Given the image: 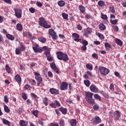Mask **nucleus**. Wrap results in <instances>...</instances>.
<instances>
[{
  "label": "nucleus",
  "mask_w": 126,
  "mask_h": 126,
  "mask_svg": "<svg viewBox=\"0 0 126 126\" xmlns=\"http://www.w3.org/2000/svg\"><path fill=\"white\" fill-rule=\"evenodd\" d=\"M43 50H44V54L47 57V60L48 62H53L54 57L51 56V48L47 46H43Z\"/></svg>",
  "instance_id": "f257e3e1"
},
{
  "label": "nucleus",
  "mask_w": 126,
  "mask_h": 126,
  "mask_svg": "<svg viewBox=\"0 0 126 126\" xmlns=\"http://www.w3.org/2000/svg\"><path fill=\"white\" fill-rule=\"evenodd\" d=\"M39 24L40 26H43L44 28H51V26L48 25L46 20L43 17L39 18Z\"/></svg>",
  "instance_id": "f03ea898"
},
{
  "label": "nucleus",
  "mask_w": 126,
  "mask_h": 126,
  "mask_svg": "<svg viewBox=\"0 0 126 126\" xmlns=\"http://www.w3.org/2000/svg\"><path fill=\"white\" fill-rule=\"evenodd\" d=\"M32 49L35 53H42L43 51L45 50H44V47H39V45L35 44L33 46Z\"/></svg>",
  "instance_id": "7ed1b4c3"
},
{
  "label": "nucleus",
  "mask_w": 126,
  "mask_h": 126,
  "mask_svg": "<svg viewBox=\"0 0 126 126\" xmlns=\"http://www.w3.org/2000/svg\"><path fill=\"white\" fill-rule=\"evenodd\" d=\"M99 69L102 75H107L110 72V70L105 67L101 66L99 68Z\"/></svg>",
  "instance_id": "20e7f679"
},
{
  "label": "nucleus",
  "mask_w": 126,
  "mask_h": 126,
  "mask_svg": "<svg viewBox=\"0 0 126 126\" xmlns=\"http://www.w3.org/2000/svg\"><path fill=\"white\" fill-rule=\"evenodd\" d=\"M34 75H35V79L37 82V86H39L41 83H42V78L41 76L36 72H34Z\"/></svg>",
  "instance_id": "39448f33"
},
{
  "label": "nucleus",
  "mask_w": 126,
  "mask_h": 126,
  "mask_svg": "<svg viewBox=\"0 0 126 126\" xmlns=\"http://www.w3.org/2000/svg\"><path fill=\"white\" fill-rule=\"evenodd\" d=\"M49 33L50 36H52V39H53V40H57V39H58V35H57V33L54 31V30H49Z\"/></svg>",
  "instance_id": "423d86ee"
},
{
  "label": "nucleus",
  "mask_w": 126,
  "mask_h": 126,
  "mask_svg": "<svg viewBox=\"0 0 126 126\" xmlns=\"http://www.w3.org/2000/svg\"><path fill=\"white\" fill-rule=\"evenodd\" d=\"M14 10L15 11V15L17 17V18H21L22 15L21 14L22 13V11L19 9L14 8Z\"/></svg>",
  "instance_id": "0eeeda50"
},
{
  "label": "nucleus",
  "mask_w": 126,
  "mask_h": 126,
  "mask_svg": "<svg viewBox=\"0 0 126 126\" xmlns=\"http://www.w3.org/2000/svg\"><path fill=\"white\" fill-rule=\"evenodd\" d=\"M92 122L94 125H98L101 123V120L100 117L96 116L92 120Z\"/></svg>",
  "instance_id": "6e6552de"
},
{
  "label": "nucleus",
  "mask_w": 126,
  "mask_h": 126,
  "mask_svg": "<svg viewBox=\"0 0 126 126\" xmlns=\"http://www.w3.org/2000/svg\"><path fill=\"white\" fill-rule=\"evenodd\" d=\"M50 66H51L52 69H53V70H54L55 72H56V73H57L58 74H59V73H60L59 69L58 68V67H57V66L56 65V64H55V63H52L50 65Z\"/></svg>",
  "instance_id": "1a4fd4ad"
},
{
  "label": "nucleus",
  "mask_w": 126,
  "mask_h": 126,
  "mask_svg": "<svg viewBox=\"0 0 126 126\" xmlns=\"http://www.w3.org/2000/svg\"><path fill=\"white\" fill-rule=\"evenodd\" d=\"M68 86V84L66 82H63L61 85L60 89L61 90H66Z\"/></svg>",
  "instance_id": "9d476101"
},
{
  "label": "nucleus",
  "mask_w": 126,
  "mask_h": 126,
  "mask_svg": "<svg viewBox=\"0 0 126 126\" xmlns=\"http://www.w3.org/2000/svg\"><path fill=\"white\" fill-rule=\"evenodd\" d=\"M90 89L92 92H94V93H97L98 92V88L95 86V85L92 84L90 87Z\"/></svg>",
  "instance_id": "9b49d317"
},
{
  "label": "nucleus",
  "mask_w": 126,
  "mask_h": 126,
  "mask_svg": "<svg viewBox=\"0 0 126 126\" xmlns=\"http://www.w3.org/2000/svg\"><path fill=\"white\" fill-rule=\"evenodd\" d=\"M114 117H115V121H119V119L121 118V112L119 111V110L115 111Z\"/></svg>",
  "instance_id": "f8f14e48"
},
{
  "label": "nucleus",
  "mask_w": 126,
  "mask_h": 126,
  "mask_svg": "<svg viewBox=\"0 0 126 126\" xmlns=\"http://www.w3.org/2000/svg\"><path fill=\"white\" fill-rule=\"evenodd\" d=\"M92 33V30L89 28H88L85 31L84 35V36H88L89 34H91Z\"/></svg>",
  "instance_id": "ddd939ff"
},
{
  "label": "nucleus",
  "mask_w": 126,
  "mask_h": 126,
  "mask_svg": "<svg viewBox=\"0 0 126 126\" xmlns=\"http://www.w3.org/2000/svg\"><path fill=\"white\" fill-rule=\"evenodd\" d=\"M86 101L91 105H94L95 104V100L93 99V97L86 98Z\"/></svg>",
  "instance_id": "4468645a"
},
{
  "label": "nucleus",
  "mask_w": 126,
  "mask_h": 126,
  "mask_svg": "<svg viewBox=\"0 0 126 126\" xmlns=\"http://www.w3.org/2000/svg\"><path fill=\"white\" fill-rule=\"evenodd\" d=\"M50 93H51V94H53V95H57L59 94V91H58V90L54 88L50 89Z\"/></svg>",
  "instance_id": "2eb2a0df"
},
{
  "label": "nucleus",
  "mask_w": 126,
  "mask_h": 126,
  "mask_svg": "<svg viewBox=\"0 0 126 126\" xmlns=\"http://www.w3.org/2000/svg\"><path fill=\"white\" fill-rule=\"evenodd\" d=\"M85 95L86 96V99L89 98H93V95H94V94L91 92H86Z\"/></svg>",
  "instance_id": "dca6fc26"
},
{
  "label": "nucleus",
  "mask_w": 126,
  "mask_h": 126,
  "mask_svg": "<svg viewBox=\"0 0 126 126\" xmlns=\"http://www.w3.org/2000/svg\"><path fill=\"white\" fill-rule=\"evenodd\" d=\"M57 55L58 60H60V61H63V53L59 51L57 53Z\"/></svg>",
  "instance_id": "f3484780"
},
{
  "label": "nucleus",
  "mask_w": 126,
  "mask_h": 126,
  "mask_svg": "<svg viewBox=\"0 0 126 126\" xmlns=\"http://www.w3.org/2000/svg\"><path fill=\"white\" fill-rule=\"evenodd\" d=\"M15 79L18 82V83H21V77H20V75L17 74L15 76Z\"/></svg>",
  "instance_id": "a211bd4d"
},
{
  "label": "nucleus",
  "mask_w": 126,
  "mask_h": 126,
  "mask_svg": "<svg viewBox=\"0 0 126 126\" xmlns=\"http://www.w3.org/2000/svg\"><path fill=\"white\" fill-rule=\"evenodd\" d=\"M62 61H64V62H67L68 61V56L66 54H63L62 55Z\"/></svg>",
  "instance_id": "6ab92c4d"
},
{
  "label": "nucleus",
  "mask_w": 126,
  "mask_h": 126,
  "mask_svg": "<svg viewBox=\"0 0 126 126\" xmlns=\"http://www.w3.org/2000/svg\"><path fill=\"white\" fill-rule=\"evenodd\" d=\"M59 110L63 114L65 115L67 113V109L66 108L61 107L59 108Z\"/></svg>",
  "instance_id": "aec40b11"
},
{
  "label": "nucleus",
  "mask_w": 126,
  "mask_h": 126,
  "mask_svg": "<svg viewBox=\"0 0 126 126\" xmlns=\"http://www.w3.org/2000/svg\"><path fill=\"white\" fill-rule=\"evenodd\" d=\"M84 83L87 87H89L90 86V84H91V83H90V81L89 80H86L84 81Z\"/></svg>",
  "instance_id": "412c9836"
},
{
  "label": "nucleus",
  "mask_w": 126,
  "mask_h": 126,
  "mask_svg": "<svg viewBox=\"0 0 126 126\" xmlns=\"http://www.w3.org/2000/svg\"><path fill=\"white\" fill-rule=\"evenodd\" d=\"M70 124L71 126H76V120L72 119L70 122Z\"/></svg>",
  "instance_id": "4be33fe9"
},
{
  "label": "nucleus",
  "mask_w": 126,
  "mask_h": 126,
  "mask_svg": "<svg viewBox=\"0 0 126 126\" xmlns=\"http://www.w3.org/2000/svg\"><path fill=\"white\" fill-rule=\"evenodd\" d=\"M58 4L59 5V6H64L65 2H64V1L63 0H60L58 2Z\"/></svg>",
  "instance_id": "5701e85b"
},
{
  "label": "nucleus",
  "mask_w": 126,
  "mask_h": 126,
  "mask_svg": "<svg viewBox=\"0 0 126 126\" xmlns=\"http://www.w3.org/2000/svg\"><path fill=\"white\" fill-rule=\"evenodd\" d=\"M105 47L107 51H109L111 49V44H109L108 42H106L105 43Z\"/></svg>",
  "instance_id": "b1692460"
},
{
  "label": "nucleus",
  "mask_w": 126,
  "mask_h": 126,
  "mask_svg": "<svg viewBox=\"0 0 126 126\" xmlns=\"http://www.w3.org/2000/svg\"><path fill=\"white\" fill-rule=\"evenodd\" d=\"M20 125L21 126H27L28 123H25V121L23 120H21L20 122Z\"/></svg>",
  "instance_id": "393cba45"
},
{
  "label": "nucleus",
  "mask_w": 126,
  "mask_h": 126,
  "mask_svg": "<svg viewBox=\"0 0 126 126\" xmlns=\"http://www.w3.org/2000/svg\"><path fill=\"white\" fill-rule=\"evenodd\" d=\"M2 122L4 125H7V126H10V123L6 119H2Z\"/></svg>",
  "instance_id": "a878e982"
},
{
  "label": "nucleus",
  "mask_w": 126,
  "mask_h": 126,
  "mask_svg": "<svg viewBox=\"0 0 126 126\" xmlns=\"http://www.w3.org/2000/svg\"><path fill=\"white\" fill-rule=\"evenodd\" d=\"M99 29L100 30H101V31H104L106 29V27H105V25L104 24H101L99 25Z\"/></svg>",
  "instance_id": "bb28decb"
},
{
  "label": "nucleus",
  "mask_w": 126,
  "mask_h": 126,
  "mask_svg": "<svg viewBox=\"0 0 126 126\" xmlns=\"http://www.w3.org/2000/svg\"><path fill=\"white\" fill-rule=\"evenodd\" d=\"M16 28L19 31H21L22 30V25L19 23L17 24L16 26Z\"/></svg>",
  "instance_id": "cd10ccee"
},
{
  "label": "nucleus",
  "mask_w": 126,
  "mask_h": 126,
  "mask_svg": "<svg viewBox=\"0 0 126 126\" xmlns=\"http://www.w3.org/2000/svg\"><path fill=\"white\" fill-rule=\"evenodd\" d=\"M6 37L8 38V39H9V40H11V41H13V40H14V36H13L12 35L8 34H6Z\"/></svg>",
  "instance_id": "c85d7f7f"
},
{
  "label": "nucleus",
  "mask_w": 126,
  "mask_h": 126,
  "mask_svg": "<svg viewBox=\"0 0 126 126\" xmlns=\"http://www.w3.org/2000/svg\"><path fill=\"white\" fill-rule=\"evenodd\" d=\"M62 16L63 18V19H65L66 20H68V15L65 13H62Z\"/></svg>",
  "instance_id": "c756f323"
},
{
  "label": "nucleus",
  "mask_w": 126,
  "mask_h": 126,
  "mask_svg": "<svg viewBox=\"0 0 126 126\" xmlns=\"http://www.w3.org/2000/svg\"><path fill=\"white\" fill-rule=\"evenodd\" d=\"M21 52L22 51L20 50V47L17 48L15 50L16 55H20V54H21Z\"/></svg>",
  "instance_id": "7c9ffc66"
},
{
  "label": "nucleus",
  "mask_w": 126,
  "mask_h": 126,
  "mask_svg": "<svg viewBox=\"0 0 126 126\" xmlns=\"http://www.w3.org/2000/svg\"><path fill=\"white\" fill-rule=\"evenodd\" d=\"M98 5L99 6H101V7H103V6H105V2H104V1H102V0H99L98 2Z\"/></svg>",
  "instance_id": "2f4dec72"
},
{
  "label": "nucleus",
  "mask_w": 126,
  "mask_h": 126,
  "mask_svg": "<svg viewBox=\"0 0 126 126\" xmlns=\"http://www.w3.org/2000/svg\"><path fill=\"white\" fill-rule=\"evenodd\" d=\"M116 42L118 45H119V46H123V41L120 39H116Z\"/></svg>",
  "instance_id": "473e14b6"
},
{
  "label": "nucleus",
  "mask_w": 126,
  "mask_h": 126,
  "mask_svg": "<svg viewBox=\"0 0 126 126\" xmlns=\"http://www.w3.org/2000/svg\"><path fill=\"white\" fill-rule=\"evenodd\" d=\"M86 66L89 70H92L93 69V66L92 64H87Z\"/></svg>",
  "instance_id": "72a5a7b5"
},
{
  "label": "nucleus",
  "mask_w": 126,
  "mask_h": 126,
  "mask_svg": "<svg viewBox=\"0 0 126 126\" xmlns=\"http://www.w3.org/2000/svg\"><path fill=\"white\" fill-rule=\"evenodd\" d=\"M79 9H80L81 12H82V13H84V12H85V8L84 7V6H83L82 5H80Z\"/></svg>",
  "instance_id": "f704fd0d"
},
{
  "label": "nucleus",
  "mask_w": 126,
  "mask_h": 126,
  "mask_svg": "<svg viewBox=\"0 0 126 126\" xmlns=\"http://www.w3.org/2000/svg\"><path fill=\"white\" fill-rule=\"evenodd\" d=\"M4 110L6 113H9L10 112V110L8 108V107L6 105H4Z\"/></svg>",
  "instance_id": "c9c22d12"
},
{
  "label": "nucleus",
  "mask_w": 126,
  "mask_h": 126,
  "mask_svg": "<svg viewBox=\"0 0 126 126\" xmlns=\"http://www.w3.org/2000/svg\"><path fill=\"white\" fill-rule=\"evenodd\" d=\"M38 40L40 42H41V43H45V42H46V38L45 37H40L38 38Z\"/></svg>",
  "instance_id": "e433bc0d"
},
{
  "label": "nucleus",
  "mask_w": 126,
  "mask_h": 126,
  "mask_svg": "<svg viewBox=\"0 0 126 126\" xmlns=\"http://www.w3.org/2000/svg\"><path fill=\"white\" fill-rule=\"evenodd\" d=\"M94 97L96 100H99V101H101V96L99 95L98 94H94Z\"/></svg>",
  "instance_id": "4c0bfd02"
},
{
  "label": "nucleus",
  "mask_w": 126,
  "mask_h": 126,
  "mask_svg": "<svg viewBox=\"0 0 126 126\" xmlns=\"http://www.w3.org/2000/svg\"><path fill=\"white\" fill-rule=\"evenodd\" d=\"M109 9L111 12H112V13H115L116 12V11H115V8L114 7V6H110Z\"/></svg>",
  "instance_id": "58836bf2"
},
{
  "label": "nucleus",
  "mask_w": 126,
  "mask_h": 126,
  "mask_svg": "<svg viewBox=\"0 0 126 126\" xmlns=\"http://www.w3.org/2000/svg\"><path fill=\"white\" fill-rule=\"evenodd\" d=\"M32 115L35 116V117H37V116H38V111H37V110H34V111H32Z\"/></svg>",
  "instance_id": "ea45409f"
},
{
  "label": "nucleus",
  "mask_w": 126,
  "mask_h": 126,
  "mask_svg": "<svg viewBox=\"0 0 126 126\" xmlns=\"http://www.w3.org/2000/svg\"><path fill=\"white\" fill-rule=\"evenodd\" d=\"M22 97L24 100H27V95H26V94L25 93H22Z\"/></svg>",
  "instance_id": "a19ab883"
},
{
  "label": "nucleus",
  "mask_w": 126,
  "mask_h": 126,
  "mask_svg": "<svg viewBox=\"0 0 126 126\" xmlns=\"http://www.w3.org/2000/svg\"><path fill=\"white\" fill-rule=\"evenodd\" d=\"M20 50L22 52H23V51H25V47H24V46H23V44H22V43H20Z\"/></svg>",
  "instance_id": "79ce46f5"
},
{
  "label": "nucleus",
  "mask_w": 126,
  "mask_h": 126,
  "mask_svg": "<svg viewBox=\"0 0 126 126\" xmlns=\"http://www.w3.org/2000/svg\"><path fill=\"white\" fill-rule=\"evenodd\" d=\"M110 22L114 25H116V24H117V23H118V20H117V19L114 20H111Z\"/></svg>",
  "instance_id": "37998d69"
},
{
  "label": "nucleus",
  "mask_w": 126,
  "mask_h": 126,
  "mask_svg": "<svg viewBox=\"0 0 126 126\" xmlns=\"http://www.w3.org/2000/svg\"><path fill=\"white\" fill-rule=\"evenodd\" d=\"M43 103L45 106H48V98L45 97Z\"/></svg>",
  "instance_id": "c03bdc74"
},
{
  "label": "nucleus",
  "mask_w": 126,
  "mask_h": 126,
  "mask_svg": "<svg viewBox=\"0 0 126 126\" xmlns=\"http://www.w3.org/2000/svg\"><path fill=\"white\" fill-rule=\"evenodd\" d=\"M92 58L94 59H96V60H98V55L96 53H94L92 55Z\"/></svg>",
  "instance_id": "a18cd8bd"
},
{
  "label": "nucleus",
  "mask_w": 126,
  "mask_h": 126,
  "mask_svg": "<svg viewBox=\"0 0 126 126\" xmlns=\"http://www.w3.org/2000/svg\"><path fill=\"white\" fill-rule=\"evenodd\" d=\"M59 125L60 126H64V121L63 120H61L59 122Z\"/></svg>",
  "instance_id": "49530a36"
},
{
  "label": "nucleus",
  "mask_w": 126,
  "mask_h": 126,
  "mask_svg": "<svg viewBox=\"0 0 126 126\" xmlns=\"http://www.w3.org/2000/svg\"><path fill=\"white\" fill-rule=\"evenodd\" d=\"M97 35L99 38L101 39V40H104V39H105V37H104V35H103L102 34L98 33Z\"/></svg>",
  "instance_id": "de8ad7c7"
},
{
  "label": "nucleus",
  "mask_w": 126,
  "mask_h": 126,
  "mask_svg": "<svg viewBox=\"0 0 126 126\" xmlns=\"http://www.w3.org/2000/svg\"><path fill=\"white\" fill-rule=\"evenodd\" d=\"M5 68L7 72H8V73H10V70H9V69H10V68L9 67L8 65H6Z\"/></svg>",
  "instance_id": "09e8293b"
},
{
  "label": "nucleus",
  "mask_w": 126,
  "mask_h": 126,
  "mask_svg": "<svg viewBox=\"0 0 126 126\" xmlns=\"http://www.w3.org/2000/svg\"><path fill=\"white\" fill-rule=\"evenodd\" d=\"M73 37H74L75 39H77L79 38V34L76 33H73Z\"/></svg>",
  "instance_id": "8fccbe9b"
},
{
  "label": "nucleus",
  "mask_w": 126,
  "mask_h": 126,
  "mask_svg": "<svg viewBox=\"0 0 126 126\" xmlns=\"http://www.w3.org/2000/svg\"><path fill=\"white\" fill-rule=\"evenodd\" d=\"M4 101L5 103H8V97L7 95H5L4 97Z\"/></svg>",
  "instance_id": "3c124183"
},
{
  "label": "nucleus",
  "mask_w": 126,
  "mask_h": 126,
  "mask_svg": "<svg viewBox=\"0 0 126 126\" xmlns=\"http://www.w3.org/2000/svg\"><path fill=\"white\" fill-rule=\"evenodd\" d=\"M101 18L102 19H105V20H107V19H108V17H107V15H106L101 14Z\"/></svg>",
  "instance_id": "603ef678"
},
{
  "label": "nucleus",
  "mask_w": 126,
  "mask_h": 126,
  "mask_svg": "<svg viewBox=\"0 0 126 126\" xmlns=\"http://www.w3.org/2000/svg\"><path fill=\"white\" fill-rule=\"evenodd\" d=\"M93 109L94 110V111H98V110H99V106L97 105H94L93 106Z\"/></svg>",
  "instance_id": "864d4df0"
},
{
  "label": "nucleus",
  "mask_w": 126,
  "mask_h": 126,
  "mask_svg": "<svg viewBox=\"0 0 126 126\" xmlns=\"http://www.w3.org/2000/svg\"><path fill=\"white\" fill-rule=\"evenodd\" d=\"M82 44L84 46H87L88 45V42L87 40H82Z\"/></svg>",
  "instance_id": "5fc2aeb1"
},
{
  "label": "nucleus",
  "mask_w": 126,
  "mask_h": 126,
  "mask_svg": "<svg viewBox=\"0 0 126 126\" xmlns=\"http://www.w3.org/2000/svg\"><path fill=\"white\" fill-rule=\"evenodd\" d=\"M29 37L31 40H34V36H32V34H31V33L30 32H28Z\"/></svg>",
  "instance_id": "6e6d98bb"
},
{
  "label": "nucleus",
  "mask_w": 126,
  "mask_h": 126,
  "mask_svg": "<svg viewBox=\"0 0 126 126\" xmlns=\"http://www.w3.org/2000/svg\"><path fill=\"white\" fill-rule=\"evenodd\" d=\"M30 83L31 84H32V85H35V84H36V82H35V80H30Z\"/></svg>",
  "instance_id": "4d7b16f0"
},
{
  "label": "nucleus",
  "mask_w": 126,
  "mask_h": 126,
  "mask_svg": "<svg viewBox=\"0 0 126 126\" xmlns=\"http://www.w3.org/2000/svg\"><path fill=\"white\" fill-rule=\"evenodd\" d=\"M55 104L56 106H58V107H61V103L58 100H55Z\"/></svg>",
  "instance_id": "13d9d810"
},
{
  "label": "nucleus",
  "mask_w": 126,
  "mask_h": 126,
  "mask_svg": "<svg viewBox=\"0 0 126 126\" xmlns=\"http://www.w3.org/2000/svg\"><path fill=\"white\" fill-rule=\"evenodd\" d=\"M36 5H37V6H38L39 7H41V6H43V4H42L40 2L37 1Z\"/></svg>",
  "instance_id": "bf43d9fd"
},
{
  "label": "nucleus",
  "mask_w": 126,
  "mask_h": 126,
  "mask_svg": "<svg viewBox=\"0 0 126 126\" xmlns=\"http://www.w3.org/2000/svg\"><path fill=\"white\" fill-rule=\"evenodd\" d=\"M29 11H30V12H31V13H34V12H35V10L34 8H30L29 9Z\"/></svg>",
  "instance_id": "052dcab7"
},
{
  "label": "nucleus",
  "mask_w": 126,
  "mask_h": 126,
  "mask_svg": "<svg viewBox=\"0 0 126 126\" xmlns=\"http://www.w3.org/2000/svg\"><path fill=\"white\" fill-rule=\"evenodd\" d=\"M109 88H110V90H111L112 91H114V90H115V88L113 84H111Z\"/></svg>",
  "instance_id": "680f3d73"
},
{
  "label": "nucleus",
  "mask_w": 126,
  "mask_h": 126,
  "mask_svg": "<svg viewBox=\"0 0 126 126\" xmlns=\"http://www.w3.org/2000/svg\"><path fill=\"white\" fill-rule=\"evenodd\" d=\"M50 106H51V107H52V108H54V109H56V108L57 107V106L56 105L55 103H50Z\"/></svg>",
  "instance_id": "e2e57ef3"
},
{
  "label": "nucleus",
  "mask_w": 126,
  "mask_h": 126,
  "mask_svg": "<svg viewBox=\"0 0 126 126\" xmlns=\"http://www.w3.org/2000/svg\"><path fill=\"white\" fill-rule=\"evenodd\" d=\"M82 51H86L87 47H86V45H83L81 48Z\"/></svg>",
  "instance_id": "0e129e2a"
},
{
  "label": "nucleus",
  "mask_w": 126,
  "mask_h": 126,
  "mask_svg": "<svg viewBox=\"0 0 126 126\" xmlns=\"http://www.w3.org/2000/svg\"><path fill=\"white\" fill-rule=\"evenodd\" d=\"M114 30L115 32H118L119 31V28L117 26L114 27Z\"/></svg>",
  "instance_id": "69168bd1"
},
{
  "label": "nucleus",
  "mask_w": 126,
  "mask_h": 126,
  "mask_svg": "<svg viewBox=\"0 0 126 126\" xmlns=\"http://www.w3.org/2000/svg\"><path fill=\"white\" fill-rule=\"evenodd\" d=\"M51 126H59V123H51Z\"/></svg>",
  "instance_id": "338daca9"
},
{
  "label": "nucleus",
  "mask_w": 126,
  "mask_h": 126,
  "mask_svg": "<svg viewBox=\"0 0 126 126\" xmlns=\"http://www.w3.org/2000/svg\"><path fill=\"white\" fill-rule=\"evenodd\" d=\"M4 1L6 2V3H9V4H11V0H4Z\"/></svg>",
  "instance_id": "774afa93"
}]
</instances>
